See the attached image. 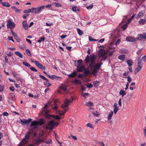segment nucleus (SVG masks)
Here are the masks:
<instances>
[{
    "instance_id": "1",
    "label": "nucleus",
    "mask_w": 146,
    "mask_h": 146,
    "mask_svg": "<svg viewBox=\"0 0 146 146\" xmlns=\"http://www.w3.org/2000/svg\"><path fill=\"white\" fill-rule=\"evenodd\" d=\"M96 58L94 54L90 55V62L89 66L92 71V74L95 76H97L98 70L103 64V63L101 62L100 63L95 64Z\"/></svg>"
},
{
    "instance_id": "2",
    "label": "nucleus",
    "mask_w": 146,
    "mask_h": 146,
    "mask_svg": "<svg viewBox=\"0 0 146 146\" xmlns=\"http://www.w3.org/2000/svg\"><path fill=\"white\" fill-rule=\"evenodd\" d=\"M31 133V132L30 131H27L24 138L20 143L18 146H24L28 142V141L30 137Z\"/></svg>"
},
{
    "instance_id": "3",
    "label": "nucleus",
    "mask_w": 146,
    "mask_h": 146,
    "mask_svg": "<svg viewBox=\"0 0 146 146\" xmlns=\"http://www.w3.org/2000/svg\"><path fill=\"white\" fill-rule=\"evenodd\" d=\"M44 6H42L36 8L34 7L32 8H31V11H33V12H32V13H39L41 12L42 10L44 9Z\"/></svg>"
},
{
    "instance_id": "4",
    "label": "nucleus",
    "mask_w": 146,
    "mask_h": 146,
    "mask_svg": "<svg viewBox=\"0 0 146 146\" xmlns=\"http://www.w3.org/2000/svg\"><path fill=\"white\" fill-rule=\"evenodd\" d=\"M15 24L12 22L10 20H9L7 22V27L11 30L13 29L15 27Z\"/></svg>"
},
{
    "instance_id": "5",
    "label": "nucleus",
    "mask_w": 146,
    "mask_h": 146,
    "mask_svg": "<svg viewBox=\"0 0 146 146\" xmlns=\"http://www.w3.org/2000/svg\"><path fill=\"white\" fill-rule=\"evenodd\" d=\"M54 127V121L53 120L49 121L46 126V129L50 130H52Z\"/></svg>"
},
{
    "instance_id": "6",
    "label": "nucleus",
    "mask_w": 146,
    "mask_h": 146,
    "mask_svg": "<svg viewBox=\"0 0 146 146\" xmlns=\"http://www.w3.org/2000/svg\"><path fill=\"white\" fill-rule=\"evenodd\" d=\"M45 115L46 117L47 118H50V117H52L56 119H60V117L58 115H49L48 113V112L46 111L45 112Z\"/></svg>"
},
{
    "instance_id": "7",
    "label": "nucleus",
    "mask_w": 146,
    "mask_h": 146,
    "mask_svg": "<svg viewBox=\"0 0 146 146\" xmlns=\"http://www.w3.org/2000/svg\"><path fill=\"white\" fill-rule=\"evenodd\" d=\"M34 63L36 66L38 67V68L42 70H45L46 67L40 64L38 61H35Z\"/></svg>"
},
{
    "instance_id": "8",
    "label": "nucleus",
    "mask_w": 146,
    "mask_h": 146,
    "mask_svg": "<svg viewBox=\"0 0 146 146\" xmlns=\"http://www.w3.org/2000/svg\"><path fill=\"white\" fill-rule=\"evenodd\" d=\"M32 121V119L31 118H29L28 120L25 119H22L21 120V123L22 125H23L24 124H26L30 123Z\"/></svg>"
},
{
    "instance_id": "9",
    "label": "nucleus",
    "mask_w": 146,
    "mask_h": 146,
    "mask_svg": "<svg viewBox=\"0 0 146 146\" xmlns=\"http://www.w3.org/2000/svg\"><path fill=\"white\" fill-rule=\"evenodd\" d=\"M92 72H91L88 68H85L84 70V76H87L88 75H91L92 74Z\"/></svg>"
},
{
    "instance_id": "10",
    "label": "nucleus",
    "mask_w": 146,
    "mask_h": 146,
    "mask_svg": "<svg viewBox=\"0 0 146 146\" xmlns=\"http://www.w3.org/2000/svg\"><path fill=\"white\" fill-rule=\"evenodd\" d=\"M77 68V71L79 72H82L83 70L85 68L84 65H82L81 66H76Z\"/></svg>"
},
{
    "instance_id": "11",
    "label": "nucleus",
    "mask_w": 146,
    "mask_h": 146,
    "mask_svg": "<svg viewBox=\"0 0 146 146\" xmlns=\"http://www.w3.org/2000/svg\"><path fill=\"white\" fill-rule=\"evenodd\" d=\"M22 25L24 29L26 30L28 29V25L27 21H24L22 23Z\"/></svg>"
},
{
    "instance_id": "12",
    "label": "nucleus",
    "mask_w": 146,
    "mask_h": 146,
    "mask_svg": "<svg viewBox=\"0 0 146 146\" xmlns=\"http://www.w3.org/2000/svg\"><path fill=\"white\" fill-rule=\"evenodd\" d=\"M106 52L105 50L102 49L99 52V56L100 57H103L105 55Z\"/></svg>"
},
{
    "instance_id": "13",
    "label": "nucleus",
    "mask_w": 146,
    "mask_h": 146,
    "mask_svg": "<svg viewBox=\"0 0 146 146\" xmlns=\"http://www.w3.org/2000/svg\"><path fill=\"white\" fill-rule=\"evenodd\" d=\"M144 14V13L143 12L141 11L136 16L135 18L137 19H139L142 17Z\"/></svg>"
},
{
    "instance_id": "14",
    "label": "nucleus",
    "mask_w": 146,
    "mask_h": 146,
    "mask_svg": "<svg viewBox=\"0 0 146 146\" xmlns=\"http://www.w3.org/2000/svg\"><path fill=\"white\" fill-rule=\"evenodd\" d=\"M126 40L130 42H133L136 41L135 39L133 37H126Z\"/></svg>"
},
{
    "instance_id": "15",
    "label": "nucleus",
    "mask_w": 146,
    "mask_h": 146,
    "mask_svg": "<svg viewBox=\"0 0 146 146\" xmlns=\"http://www.w3.org/2000/svg\"><path fill=\"white\" fill-rule=\"evenodd\" d=\"M138 61H137V66L138 67H141L142 68V63L141 62V59L140 57L138 58Z\"/></svg>"
},
{
    "instance_id": "16",
    "label": "nucleus",
    "mask_w": 146,
    "mask_h": 146,
    "mask_svg": "<svg viewBox=\"0 0 146 146\" xmlns=\"http://www.w3.org/2000/svg\"><path fill=\"white\" fill-rule=\"evenodd\" d=\"M86 64H89L90 61V56L87 55L84 60Z\"/></svg>"
},
{
    "instance_id": "17",
    "label": "nucleus",
    "mask_w": 146,
    "mask_h": 146,
    "mask_svg": "<svg viewBox=\"0 0 146 146\" xmlns=\"http://www.w3.org/2000/svg\"><path fill=\"white\" fill-rule=\"evenodd\" d=\"M38 125L37 121L35 120L31 121V124L30 126V127L33 126H36Z\"/></svg>"
},
{
    "instance_id": "18",
    "label": "nucleus",
    "mask_w": 146,
    "mask_h": 146,
    "mask_svg": "<svg viewBox=\"0 0 146 146\" xmlns=\"http://www.w3.org/2000/svg\"><path fill=\"white\" fill-rule=\"evenodd\" d=\"M118 34L117 31H112L110 33L111 36H117V35Z\"/></svg>"
},
{
    "instance_id": "19",
    "label": "nucleus",
    "mask_w": 146,
    "mask_h": 146,
    "mask_svg": "<svg viewBox=\"0 0 146 146\" xmlns=\"http://www.w3.org/2000/svg\"><path fill=\"white\" fill-rule=\"evenodd\" d=\"M76 75V73L74 71L72 73L68 75V76L69 77L72 78H74L75 77Z\"/></svg>"
},
{
    "instance_id": "20",
    "label": "nucleus",
    "mask_w": 146,
    "mask_h": 146,
    "mask_svg": "<svg viewBox=\"0 0 146 146\" xmlns=\"http://www.w3.org/2000/svg\"><path fill=\"white\" fill-rule=\"evenodd\" d=\"M38 125H41L44 124L43 119H40L39 121H37Z\"/></svg>"
},
{
    "instance_id": "21",
    "label": "nucleus",
    "mask_w": 146,
    "mask_h": 146,
    "mask_svg": "<svg viewBox=\"0 0 146 146\" xmlns=\"http://www.w3.org/2000/svg\"><path fill=\"white\" fill-rule=\"evenodd\" d=\"M146 21V20L141 19L139 21L138 23L140 25H143L145 24Z\"/></svg>"
},
{
    "instance_id": "22",
    "label": "nucleus",
    "mask_w": 146,
    "mask_h": 146,
    "mask_svg": "<svg viewBox=\"0 0 146 146\" xmlns=\"http://www.w3.org/2000/svg\"><path fill=\"white\" fill-rule=\"evenodd\" d=\"M126 62L128 66L129 67L131 66L133 63V62H132V60L131 59L128 60Z\"/></svg>"
},
{
    "instance_id": "23",
    "label": "nucleus",
    "mask_w": 146,
    "mask_h": 146,
    "mask_svg": "<svg viewBox=\"0 0 146 146\" xmlns=\"http://www.w3.org/2000/svg\"><path fill=\"white\" fill-rule=\"evenodd\" d=\"M125 58V55L124 54L120 55L118 56V58L121 60H123Z\"/></svg>"
},
{
    "instance_id": "24",
    "label": "nucleus",
    "mask_w": 146,
    "mask_h": 146,
    "mask_svg": "<svg viewBox=\"0 0 146 146\" xmlns=\"http://www.w3.org/2000/svg\"><path fill=\"white\" fill-rule=\"evenodd\" d=\"M1 4L3 6L5 7H9L11 6L7 2L1 3Z\"/></svg>"
},
{
    "instance_id": "25",
    "label": "nucleus",
    "mask_w": 146,
    "mask_h": 146,
    "mask_svg": "<svg viewBox=\"0 0 146 146\" xmlns=\"http://www.w3.org/2000/svg\"><path fill=\"white\" fill-rule=\"evenodd\" d=\"M126 94V92H125L123 89L121 90L119 92V94L120 95H122L123 97Z\"/></svg>"
},
{
    "instance_id": "26",
    "label": "nucleus",
    "mask_w": 146,
    "mask_h": 146,
    "mask_svg": "<svg viewBox=\"0 0 146 146\" xmlns=\"http://www.w3.org/2000/svg\"><path fill=\"white\" fill-rule=\"evenodd\" d=\"M121 53L125 54H127L129 52V51L127 49L125 48L121 50Z\"/></svg>"
},
{
    "instance_id": "27",
    "label": "nucleus",
    "mask_w": 146,
    "mask_h": 146,
    "mask_svg": "<svg viewBox=\"0 0 146 146\" xmlns=\"http://www.w3.org/2000/svg\"><path fill=\"white\" fill-rule=\"evenodd\" d=\"M15 54L17 56H19L21 58H23V56L22 54L19 51H16L15 52Z\"/></svg>"
},
{
    "instance_id": "28",
    "label": "nucleus",
    "mask_w": 146,
    "mask_h": 146,
    "mask_svg": "<svg viewBox=\"0 0 146 146\" xmlns=\"http://www.w3.org/2000/svg\"><path fill=\"white\" fill-rule=\"evenodd\" d=\"M113 111H111L108 114V119L110 120L111 119V117L113 114Z\"/></svg>"
},
{
    "instance_id": "29",
    "label": "nucleus",
    "mask_w": 146,
    "mask_h": 146,
    "mask_svg": "<svg viewBox=\"0 0 146 146\" xmlns=\"http://www.w3.org/2000/svg\"><path fill=\"white\" fill-rule=\"evenodd\" d=\"M128 24H129V23H127L125 24H124L122 26L121 28L124 31L126 29L128 26Z\"/></svg>"
},
{
    "instance_id": "30",
    "label": "nucleus",
    "mask_w": 146,
    "mask_h": 146,
    "mask_svg": "<svg viewBox=\"0 0 146 146\" xmlns=\"http://www.w3.org/2000/svg\"><path fill=\"white\" fill-rule=\"evenodd\" d=\"M45 80L46 81L44 82V84L47 87H49L51 85V84L49 83V81L47 79V80Z\"/></svg>"
},
{
    "instance_id": "31",
    "label": "nucleus",
    "mask_w": 146,
    "mask_h": 146,
    "mask_svg": "<svg viewBox=\"0 0 146 146\" xmlns=\"http://www.w3.org/2000/svg\"><path fill=\"white\" fill-rule=\"evenodd\" d=\"M70 102V101L69 99H66L64 102L66 105L65 106H68Z\"/></svg>"
},
{
    "instance_id": "32",
    "label": "nucleus",
    "mask_w": 146,
    "mask_h": 146,
    "mask_svg": "<svg viewBox=\"0 0 146 146\" xmlns=\"http://www.w3.org/2000/svg\"><path fill=\"white\" fill-rule=\"evenodd\" d=\"M142 68L141 67H137V68L135 69L134 72L135 74H137V73L139 72L140 71V70Z\"/></svg>"
},
{
    "instance_id": "33",
    "label": "nucleus",
    "mask_w": 146,
    "mask_h": 146,
    "mask_svg": "<svg viewBox=\"0 0 146 146\" xmlns=\"http://www.w3.org/2000/svg\"><path fill=\"white\" fill-rule=\"evenodd\" d=\"M99 82L96 80L93 82L94 86L95 87H97L99 85Z\"/></svg>"
},
{
    "instance_id": "34",
    "label": "nucleus",
    "mask_w": 146,
    "mask_h": 146,
    "mask_svg": "<svg viewBox=\"0 0 146 146\" xmlns=\"http://www.w3.org/2000/svg\"><path fill=\"white\" fill-rule=\"evenodd\" d=\"M135 16V14H133L131 17L128 19L127 22L129 24L131 22V20L134 18Z\"/></svg>"
},
{
    "instance_id": "35",
    "label": "nucleus",
    "mask_w": 146,
    "mask_h": 146,
    "mask_svg": "<svg viewBox=\"0 0 146 146\" xmlns=\"http://www.w3.org/2000/svg\"><path fill=\"white\" fill-rule=\"evenodd\" d=\"M60 88L61 89L63 90L65 92L67 91L66 88L64 85L60 86Z\"/></svg>"
},
{
    "instance_id": "36",
    "label": "nucleus",
    "mask_w": 146,
    "mask_h": 146,
    "mask_svg": "<svg viewBox=\"0 0 146 146\" xmlns=\"http://www.w3.org/2000/svg\"><path fill=\"white\" fill-rule=\"evenodd\" d=\"M78 33L80 36H81L83 34V31L79 29H77Z\"/></svg>"
},
{
    "instance_id": "37",
    "label": "nucleus",
    "mask_w": 146,
    "mask_h": 146,
    "mask_svg": "<svg viewBox=\"0 0 146 146\" xmlns=\"http://www.w3.org/2000/svg\"><path fill=\"white\" fill-rule=\"evenodd\" d=\"M43 142V141L41 139H40L35 141V143L37 144V145H38L40 143Z\"/></svg>"
},
{
    "instance_id": "38",
    "label": "nucleus",
    "mask_w": 146,
    "mask_h": 146,
    "mask_svg": "<svg viewBox=\"0 0 146 146\" xmlns=\"http://www.w3.org/2000/svg\"><path fill=\"white\" fill-rule=\"evenodd\" d=\"M86 106H93V104L92 102L91 101H90L88 102H86Z\"/></svg>"
},
{
    "instance_id": "39",
    "label": "nucleus",
    "mask_w": 146,
    "mask_h": 146,
    "mask_svg": "<svg viewBox=\"0 0 146 146\" xmlns=\"http://www.w3.org/2000/svg\"><path fill=\"white\" fill-rule=\"evenodd\" d=\"M26 52L27 54L29 56L31 57L32 56L31 54V52L30 51V50L28 49H26Z\"/></svg>"
},
{
    "instance_id": "40",
    "label": "nucleus",
    "mask_w": 146,
    "mask_h": 146,
    "mask_svg": "<svg viewBox=\"0 0 146 146\" xmlns=\"http://www.w3.org/2000/svg\"><path fill=\"white\" fill-rule=\"evenodd\" d=\"M132 96V94H128L126 96L125 98L127 100H129L130 99Z\"/></svg>"
},
{
    "instance_id": "41",
    "label": "nucleus",
    "mask_w": 146,
    "mask_h": 146,
    "mask_svg": "<svg viewBox=\"0 0 146 146\" xmlns=\"http://www.w3.org/2000/svg\"><path fill=\"white\" fill-rule=\"evenodd\" d=\"M45 39V38L44 37H41L39 38V39H38L37 42L39 43H40L42 41H43Z\"/></svg>"
},
{
    "instance_id": "42",
    "label": "nucleus",
    "mask_w": 146,
    "mask_h": 146,
    "mask_svg": "<svg viewBox=\"0 0 146 146\" xmlns=\"http://www.w3.org/2000/svg\"><path fill=\"white\" fill-rule=\"evenodd\" d=\"M23 65L26 66L27 67H30L31 65L29 64L27 62L23 61Z\"/></svg>"
},
{
    "instance_id": "43",
    "label": "nucleus",
    "mask_w": 146,
    "mask_h": 146,
    "mask_svg": "<svg viewBox=\"0 0 146 146\" xmlns=\"http://www.w3.org/2000/svg\"><path fill=\"white\" fill-rule=\"evenodd\" d=\"M66 104L64 103L61 106V108H65L66 109H68V110L69 108L68 107V106H66Z\"/></svg>"
},
{
    "instance_id": "44",
    "label": "nucleus",
    "mask_w": 146,
    "mask_h": 146,
    "mask_svg": "<svg viewBox=\"0 0 146 146\" xmlns=\"http://www.w3.org/2000/svg\"><path fill=\"white\" fill-rule=\"evenodd\" d=\"M54 79H56V80H60L61 78V77L57 76L56 75H54Z\"/></svg>"
},
{
    "instance_id": "45",
    "label": "nucleus",
    "mask_w": 146,
    "mask_h": 146,
    "mask_svg": "<svg viewBox=\"0 0 146 146\" xmlns=\"http://www.w3.org/2000/svg\"><path fill=\"white\" fill-rule=\"evenodd\" d=\"M78 64V66H80L83 62V60L81 59H80L77 61Z\"/></svg>"
},
{
    "instance_id": "46",
    "label": "nucleus",
    "mask_w": 146,
    "mask_h": 146,
    "mask_svg": "<svg viewBox=\"0 0 146 146\" xmlns=\"http://www.w3.org/2000/svg\"><path fill=\"white\" fill-rule=\"evenodd\" d=\"M77 7L76 6H74L72 7V10L73 11H76L77 10H78V11H79V9H77Z\"/></svg>"
},
{
    "instance_id": "47",
    "label": "nucleus",
    "mask_w": 146,
    "mask_h": 146,
    "mask_svg": "<svg viewBox=\"0 0 146 146\" xmlns=\"http://www.w3.org/2000/svg\"><path fill=\"white\" fill-rule=\"evenodd\" d=\"M96 113H95L94 112H93L92 113V114L94 116H98L100 115V114L97 111H96Z\"/></svg>"
},
{
    "instance_id": "48",
    "label": "nucleus",
    "mask_w": 146,
    "mask_h": 146,
    "mask_svg": "<svg viewBox=\"0 0 146 146\" xmlns=\"http://www.w3.org/2000/svg\"><path fill=\"white\" fill-rule=\"evenodd\" d=\"M30 70L34 72H37V70L33 67H31L30 68Z\"/></svg>"
},
{
    "instance_id": "49",
    "label": "nucleus",
    "mask_w": 146,
    "mask_h": 146,
    "mask_svg": "<svg viewBox=\"0 0 146 146\" xmlns=\"http://www.w3.org/2000/svg\"><path fill=\"white\" fill-rule=\"evenodd\" d=\"M90 95V94L86 93H84L83 94L82 96L83 97H84L85 98H87V97L88 96Z\"/></svg>"
},
{
    "instance_id": "50",
    "label": "nucleus",
    "mask_w": 146,
    "mask_h": 146,
    "mask_svg": "<svg viewBox=\"0 0 146 146\" xmlns=\"http://www.w3.org/2000/svg\"><path fill=\"white\" fill-rule=\"evenodd\" d=\"M86 126L87 127H90L91 128H93V126L91 123H89L87 124Z\"/></svg>"
},
{
    "instance_id": "51",
    "label": "nucleus",
    "mask_w": 146,
    "mask_h": 146,
    "mask_svg": "<svg viewBox=\"0 0 146 146\" xmlns=\"http://www.w3.org/2000/svg\"><path fill=\"white\" fill-rule=\"evenodd\" d=\"M54 4H55L56 6L57 7H62V5L58 3H54Z\"/></svg>"
},
{
    "instance_id": "52",
    "label": "nucleus",
    "mask_w": 146,
    "mask_h": 146,
    "mask_svg": "<svg viewBox=\"0 0 146 146\" xmlns=\"http://www.w3.org/2000/svg\"><path fill=\"white\" fill-rule=\"evenodd\" d=\"M115 51V50H113L111 51L110 52H109L108 53V55L110 56H111L113 54V53H114Z\"/></svg>"
},
{
    "instance_id": "53",
    "label": "nucleus",
    "mask_w": 146,
    "mask_h": 146,
    "mask_svg": "<svg viewBox=\"0 0 146 146\" xmlns=\"http://www.w3.org/2000/svg\"><path fill=\"white\" fill-rule=\"evenodd\" d=\"M119 109L118 108H114L113 109V111L115 114H116L117 111L119 110Z\"/></svg>"
},
{
    "instance_id": "54",
    "label": "nucleus",
    "mask_w": 146,
    "mask_h": 146,
    "mask_svg": "<svg viewBox=\"0 0 146 146\" xmlns=\"http://www.w3.org/2000/svg\"><path fill=\"white\" fill-rule=\"evenodd\" d=\"M92 37H89V40L90 41H97L98 40V39H94V38H91Z\"/></svg>"
},
{
    "instance_id": "55",
    "label": "nucleus",
    "mask_w": 146,
    "mask_h": 146,
    "mask_svg": "<svg viewBox=\"0 0 146 146\" xmlns=\"http://www.w3.org/2000/svg\"><path fill=\"white\" fill-rule=\"evenodd\" d=\"M87 87L88 88H90L92 87L93 85L91 83H89L87 85Z\"/></svg>"
},
{
    "instance_id": "56",
    "label": "nucleus",
    "mask_w": 146,
    "mask_h": 146,
    "mask_svg": "<svg viewBox=\"0 0 146 146\" xmlns=\"http://www.w3.org/2000/svg\"><path fill=\"white\" fill-rule=\"evenodd\" d=\"M127 81L128 82L127 83H129H129H130L131 82V77L129 76H128L127 77Z\"/></svg>"
},
{
    "instance_id": "57",
    "label": "nucleus",
    "mask_w": 146,
    "mask_h": 146,
    "mask_svg": "<svg viewBox=\"0 0 146 146\" xmlns=\"http://www.w3.org/2000/svg\"><path fill=\"white\" fill-rule=\"evenodd\" d=\"M29 14H24L23 15V17L24 19H26L27 18V17L29 16Z\"/></svg>"
},
{
    "instance_id": "58",
    "label": "nucleus",
    "mask_w": 146,
    "mask_h": 146,
    "mask_svg": "<svg viewBox=\"0 0 146 146\" xmlns=\"http://www.w3.org/2000/svg\"><path fill=\"white\" fill-rule=\"evenodd\" d=\"M143 38L146 39V37H138L137 39L139 40H141Z\"/></svg>"
},
{
    "instance_id": "59",
    "label": "nucleus",
    "mask_w": 146,
    "mask_h": 146,
    "mask_svg": "<svg viewBox=\"0 0 146 146\" xmlns=\"http://www.w3.org/2000/svg\"><path fill=\"white\" fill-rule=\"evenodd\" d=\"M15 38L16 40L18 42H20L21 40L19 37H14Z\"/></svg>"
},
{
    "instance_id": "60",
    "label": "nucleus",
    "mask_w": 146,
    "mask_h": 146,
    "mask_svg": "<svg viewBox=\"0 0 146 146\" xmlns=\"http://www.w3.org/2000/svg\"><path fill=\"white\" fill-rule=\"evenodd\" d=\"M93 7V5H90L89 6H87L86 7V8L87 9H91Z\"/></svg>"
},
{
    "instance_id": "61",
    "label": "nucleus",
    "mask_w": 146,
    "mask_h": 146,
    "mask_svg": "<svg viewBox=\"0 0 146 146\" xmlns=\"http://www.w3.org/2000/svg\"><path fill=\"white\" fill-rule=\"evenodd\" d=\"M52 108L55 110H57L58 108V106H57V104L56 105H53L52 106Z\"/></svg>"
},
{
    "instance_id": "62",
    "label": "nucleus",
    "mask_w": 146,
    "mask_h": 146,
    "mask_svg": "<svg viewBox=\"0 0 146 146\" xmlns=\"http://www.w3.org/2000/svg\"><path fill=\"white\" fill-rule=\"evenodd\" d=\"M39 76L42 78L44 80H47V79H46L45 77H44L43 75H40Z\"/></svg>"
},
{
    "instance_id": "63",
    "label": "nucleus",
    "mask_w": 146,
    "mask_h": 146,
    "mask_svg": "<svg viewBox=\"0 0 146 146\" xmlns=\"http://www.w3.org/2000/svg\"><path fill=\"white\" fill-rule=\"evenodd\" d=\"M141 59L144 62L146 61V55L145 56L143 57Z\"/></svg>"
},
{
    "instance_id": "64",
    "label": "nucleus",
    "mask_w": 146,
    "mask_h": 146,
    "mask_svg": "<svg viewBox=\"0 0 146 146\" xmlns=\"http://www.w3.org/2000/svg\"><path fill=\"white\" fill-rule=\"evenodd\" d=\"M144 134L145 136L146 137V127H145L144 129Z\"/></svg>"
}]
</instances>
